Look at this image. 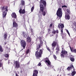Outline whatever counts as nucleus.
I'll use <instances>...</instances> for the list:
<instances>
[{"mask_svg": "<svg viewBox=\"0 0 76 76\" xmlns=\"http://www.w3.org/2000/svg\"><path fill=\"white\" fill-rule=\"evenodd\" d=\"M46 5V1L44 0H40L39 3L40 11L42 13V15L43 16H45L46 15L45 11H44V9H45Z\"/></svg>", "mask_w": 76, "mask_h": 76, "instance_id": "1", "label": "nucleus"}, {"mask_svg": "<svg viewBox=\"0 0 76 76\" xmlns=\"http://www.w3.org/2000/svg\"><path fill=\"white\" fill-rule=\"evenodd\" d=\"M72 69H73V70L72 72L71 73V75L72 76H73L76 74V71H75L76 69H75V68L73 64H71L70 67L69 66L67 67V69L69 71V70H72Z\"/></svg>", "mask_w": 76, "mask_h": 76, "instance_id": "2", "label": "nucleus"}, {"mask_svg": "<svg viewBox=\"0 0 76 76\" xmlns=\"http://www.w3.org/2000/svg\"><path fill=\"white\" fill-rule=\"evenodd\" d=\"M43 53V50L42 49L40 50L39 52L38 51H36L35 54L36 57L37 58H39L40 57H41Z\"/></svg>", "mask_w": 76, "mask_h": 76, "instance_id": "3", "label": "nucleus"}, {"mask_svg": "<svg viewBox=\"0 0 76 76\" xmlns=\"http://www.w3.org/2000/svg\"><path fill=\"white\" fill-rule=\"evenodd\" d=\"M62 50L61 52V57H68V54L67 51H66L64 49L62 48Z\"/></svg>", "mask_w": 76, "mask_h": 76, "instance_id": "4", "label": "nucleus"}, {"mask_svg": "<svg viewBox=\"0 0 76 76\" xmlns=\"http://www.w3.org/2000/svg\"><path fill=\"white\" fill-rule=\"evenodd\" d=\"M56 15L57 16H58L59 18H61L62 17L63 12H62V9L61 8H58V10L57 11Z\"/></svg>", "mask_w": 76, "mask_h": 76, "instance_id": "5", "label": "nucleus"}, {"mask_svg": "<svg viewBox=\"0 0 76 76\" xmlns=\"http://www.w3.org/2000/svg\"><path fill=\"white\" fill-rule=\"evenodd\" d=\"M20 44L21 47H23V48L22 49L21 51H22L23 50V49L25 48V47H26V43L25 42V41L23 40H22L20 41Z\"/></svg>", "mask_w": 76, "mask_h": 76, "instance_id": "6", "label": "nucleus"}, {"mask_svg": "<svg viewBox=\"0 0 76 76\" xmlns=\"http://www.w3.org/2000/svg\"><path fill=\"white\" fill-rule=\"evenodd\" d=\"M15 68L18 69V68L20 67V63L19 61V60L14 61L13 66H15Z\"/></svg>", "mask_w": 76, "mask_h": 76, "instance_id": "7", "label": "nucleus"}, {"mask_svg": "<svg viewBox=\"0 0 76 76\" xmlns=\"http://www.w3.org/2000/svg\"><path fill=\"white\" fill-rule=\"evenodd\" d=\"M8 8V7L6 6V7L5 8L4 10L5 11L4 12H3L2 16L3 18H4L6 16V15H7V12L8 11V10H7V8Z\"/></svg>", "mask_w": 76, "mask_h": 76, "instance_id": "8", "label": "nucleus"}, {"mask_svg": "<svg viewBox=\"0 0 76 76\" xmlns=\"http://www.w3.org/2000/svg\"><path fill=\"white\" fill-rule=\"evenodd\" d=\"M45 63H47V66L48 65H50V64H51V63L50 61V60H49V58H46L45 59Z\"/></svg>", "mask_w": 76, "mask_h": 76, "instance_id": "9", "label": "nucleus"}, {"mask_svg": "<svg viewBox=\"0 0 76 76\" xmlns=\"http://www.w3.org/2000/svg\"><path fill=\"white\" fill-rule=\"evenodd\" d=\"M26 33L24 32H23L22 34V35H23L25 38H26L27 37V42H29V36H27V35H26Z\"/></svg>", "mask_w": 76, "mask_h": 76, "instance_id": "10", "label": "nucleus"}, {"mask_svg": "<svg viewBox=\"0 0 76 76\" xmlns=\"http://www.w3.org/2000/svg\"><path fill=\"white\" fill-rule=\"evenodd\" d=\"M58 26L59 29H63L64 27V24L61 23L58 24Z\"/></svg>", "mask_w": 76, "mask_h": 76, "instance_id": "11", "label": "nucleus"}, {"mask_svg": "<svg viewBox=\"0 0 76 76\" xmlns=\"http://www.w3.org/2000/svg\"><path fill=\"white\" fill-rule=\"evenodd\" d=\"M19 12L20 14H21V13H22V14H25V10L23 9L22 10V8H20L19 11Z\"/></svg>", "mask_w": 76, "mask_h": 76, "instance_id": "12", "label": "nucleus"}, {"mask_svg": "<svg viewBox=\"0 0 76 76\" xmlns=\"http://www.w3.org/2000/svg\"><path fill=\"white\" fill-rule=\"evenodd\" d=\"M57 42H56V41H53V43L52 44V45L53 47V50H54V48H55V47L57 45Z\"/></svg>", "mask_w": 76, "mask_h": 76, "instance_id": "13", "label": "nucleus"}, {"mask_svg": "<svg viewBox=\"0 0 76 76\" xmlns=\"http://www.w3.org/2000/svg\"><path fill=\"white\" fill-rule=\"evenodd\" d=\"M33 76H37L38 71L37 70H34L33 71Z\"/></svg>", "mask_w": 76, "mask_h": 76, "instance_id": "14", "label": "nucleus"}, {"mask_svg": "<svg viewBox=\"0 0 76 76\" xmlns=\"http://www.w3.org/2000/svg\"><path fill=\"white\" fill-rule=\"evenodd\" d=\"M18 26V23L15 22V21H13V27L14 28H17Z\"/></svg>", "mask_w": 76, "mask_h": 76, "instance_id": "15", "label": "nucleus"}, {"mask_svg": "<svg viewBox=\"0 0 76 76\" xmlns=\"http://www.w3.org/2000/svg\"><path fill=\"white\" fill-rule=\"evenodd\" d=\"M11 16L12 18H16L17 16H16V14L15 12H13L11 14Z\"/></svg>", "mask_w": 76, "mask_h": 76, "instance_id": "16", "label": "nucleus"}, {"mask_svg": "<svg viewBox=\"0 0 76 76\" xmlns=\"http://www.w3.org/2000/svg\"><path fill=\"white\" fill-rule=\"evenodd\" d=\"M20 4L21 6H25V1H24L23 0H21V3Z\"/></svg>", "mask_w": 76, "mask_h": 76, "instance_id": "17", "label": "nucleus"}, {"mask_svg": "<svg viewBox=\"0 0 76 76\" xmlns=\"http://www.w3.org/2000/svg\"><path fill=\"white\" fill-rule=\"evenodd\" d=\"M65 18L66 19H68V20H69L70 19V15L69 14H66L65 15Z\"/></svg>", "mask_w": 76, "mask_h": 76, "instance_id": "18", "label": "nucleus"}, {"mask_svg": "<svg viewBox=\"0 0 76 76\" xmlns=\"http://www.w3.org/2000/svg\"><path fill=\"white\" fill-rule=\"evenodd\" d=\"M4 37L5 40H6L7 39V32L4 33Z\"/></svg>", "mask_w": 76, "mask_h": 76, "instance_id": "19", "label": "nucleus"}, {"mask_svg": "<svg viewBox=\"0 0 76 76\" xmlns=\"http://www.w3.org/2000/svg\"><path fill=\"white\" fill-rule=\"evenodd\" d=\"M52 33L53 34H56V33L58 34V30H57L56 31H55L54 30H53L52 31Z\"/></svg>", "mask_w": 76, "mask_h": 76, "instance_id": "20", "label": "nucleus"}, {"mask_svg": "<svg viewBox=\"0 0 76 76\" xmlns=\"http://www.w3.org/2000/svg\"><path fill=\"white\" fill-rule=\"evenodd\" d=\"M63 28H61V34L62 36V37H63L64 35V34H63Z\"/></svg>", "mask_w": 76, "mask_h": 76, "instance_id": "21", "label": "nucleus"}, {"mask_svg": "<svg viewBox=\"0 0 76 76\" xmlns=\"http://www.w3.org/2000/svg\"><path fill=\"white\" fill-rule=\"evenodd\" d=\"M70 60L72 62H74L75 61V58L73 57H70Z\"/></svg>", "mask_w": 76, "mask_h": 76, "instance_id": "22", "label": "nucleus"}, {"mask_svg": "<svg viewBox=\"0 0 76 76\" xmlns=\"http://www.w3.org/2000/svg\"><path fill=\"white\" fill-rule=\"evenodd\" d=\"M39 39L40 40V45H41V46H42L43 45V42H42V40H41L40 39Z\"/></svg>", "mask_w": 76, "mask_h": 76, "instance_id": "23", "label": "nucleus"}, {"mask_svg": "<svg viewBox=\"0 0 76 76\" xmlns=\"http://www.w3.org/2000/svg\"><path fill=\"white\" fill-rule=\"evenodd\" d=\"M0 52H3V48L1 46H0Z\"/></svg>", "mask_w": 76, "mask_h": 76, "instance_id": "24", "label": "nucleus"}, {"mask_svg": "<svg viewBox=\"0 0 76 76\" xmlns=\"http://www.w3.org/2000/svg\"><path fill=\"white\" fill-rule=\"evenodd\" d=\"M69 47L71 51L72 52V53H73V51H74L73 49H74V48L73 47L72 48L70 47V46Z\"/></svg>", "mask_w": 76, "mask_h": 76, "instance_id": "25", "label": "nucleus"}, {"mask_svg": "<svg viewBox=\"0 0 76 76\" xmlns=\"http://www.w3.org/2000/svg\"><path fill=\"white\" fill-rule=\"evenodd\" d=\"M34 8H35V6H34V5H33L32 7L31 8V12H33V11H34Z\"/></svg>", "mask_w": 76, "mask_h": 76, "instance_id": "26", "label": "nucleus"}, {"mask_svg": "<svg viewBox=\"0 0 76 76\" xmlns=\"http://www.w3.org/2000/svg\"><path fill=\"white\" fill-rule=\"evenodd\" d=\"M66 12L69 13V14H70L71 12L70 11V9H67Z\"/></svg>", "mask_w": 76, "mask_h": 76, "instance_id": "27", "label": "nucleus"}, {"mask_svg": "<svg viewBox=\"0 0 76 76\" xmlns=\"http://www.w3.org/2000/svg\"><path fill=\"white\" fill-rule=\"evenodd\" d=\"M56 50H57V51H60V47L58 46L57 47Z\"/></svg>", "mask_w": 76, "mask_h": 76, "instance_id": "28", "label": "nucleus"}, {"mask_svg": "<svg viewBox=\"0 0 76 76\" xmlns=\"http://www.w3.org/2000/svg\"><path fill=\"white\" fill-rule=\"evenodd\" d=\"M5 57H6L7 58H9V55H8V54H6L5 55Z\"/></svg>", "mask_w": 76, "mask_h": 76, "instance_id": "29", "label": "nucleus"}, {"mask_svg": "<svg viewBox=\"0 0 76 76\" xmlns=\"http://www.w3.org/2000/svg\"><path fill=\"white\" fill-rule=\"evenodd\" d=\"M29 29L30 31H31V34H33V29H32V28H29Z\"/></svg>", "mask_w": 76, "mask_h": 76, "instance_id": "30", "label": "nucleus"}, {"mask_svg": "<svg viewBox=\"0 0 76 76\" xmlns=\"http://www.w3.org/2000/svg\"><path fill=\"white\" fill-rule=\"evenodd\" d=\"M31 40H32V38L30 37H29V42H31Z\"/></svg>", "mask_w": 76, "mask_h": 76, "instance_id": "31", "label": "nucleus"}, {"mask_svg": "<svg viewBox=\"0 0 76 76\" xmlns=\"http://www.w3.org/2000/svg\"><path fill=\"white\" fill-rule=\"evenodd\" d=\"M53 56L55 60H57V57H56V55H53Z\"/></svg>", "mask_w": 76, "mask_h": 76, "instance_id": "32", "label": "nucleus"}, {"mask_svg": "<svg viewBox=\"0 0 76 76\" xmlns=\"http://www.w3.org/2000/svg\"><path fill=\"white\" fill-rule=\"evenodd\" d=\"M62 8H63V7H66V8H67V6L65 5H64L63 6H62Z\"/></svg>", "mask_w": 76, "mask_h": 76, "instance_id": "33", "label": "nucleus"}, {"mask_svg": "<svg viewBox=\"0 0 76 76\" xmlns=\"http://www.w3.org/2000/svg\"><path fill=\"white\" fill-rule=\"evenodd\" d=\"M67 34H68L69 36H70V33H69V31H68V30H67L66 31Z\"/></svg>", "mask_w": 76, "mask_h": 76, "instance_id": "34", "label": "nucleus"}, {"mask_svg": "<svg viewBox=\"0 0 76 76\" xmlns=\"http://www.w3.org/2000/svg\"><path fill=\"white\" fill-rule=\"evenodd\" d=\"M1 10H3L4 9V6H3L2 7H1Z\"/></svg>", "mask_w": 76, "mask_h": 76, "instance_id": "35", "label": "nucleus"}, {"mask_svg": "<svg viewBox=\"0 0 76 76\" xmlns=\"http://www.w3.org/2000/svg\"><path fill=\"white\" fill-rule=\"evenodd\" d=\"M74 25L75 27H76V22H74Z\"/></svg>", "mask_w": 76, "mask_h": 76, "instance_id": "36", "label": "nucleus"}, {"mask_svg": "<svg viewBox=\"0 0 76 76\" xmlns=\"http://www.w3.org/2000/svg\"><path fill=\"white\" fill-rule=\"evenodd\" d=\"M52 26H53V24H51L50 26H49V27H50V28H52Z\"/></svg>", "mask_w": 76, "mask_h": 76, "instance_id": "37", "label": "nucleus"}, {"mask_svg": "<svg viewBox=\"0 0 76 76\" xmlns=\"http://www.w3.org/2000/svg\"><path fill=\"white\" fill-rule=\"evenodd\" d=\"M28 53H29V49H28L26 51V54H28Z\"/></svg>", "mask_w": 76, "mask_h": 76, "instance_id": "38", "label": "nucleus"}, {"mask_svg": "<svg viewBox=\"0 0 76 76\" xmlns=\"http://www.w3.org/2000/svg\"><path fill=\"white\" fill-rule=\"evenodd\" d=\"M47 48L48 50V51H50V48H49L47 47Z\"/></svg>", "mask_w": 76, "mask_h": 76, "instance_id": "39", "label": "nucleus"}, {"mask_svg": "<svg viewBox=\"0 0 76 76\" xmlns=\"http://www.w3.org/2000/svg\"><path fill=\"white\" fill-rule=\"evenodd\" d=\"M73 53H76V49H74V50Z\"/></svg>", "mask_w": 76, "mask_h": 76, "instance_id": "40", "label": "nucleus"}, {"mask_svg": "<svg viewBox=\"0 0 76 76\" xmlns=\"http://www.w3.org/2000/svg\"><path fill=\"white\" fill-rule=\"evenodd\" d=\"M41 63L39 62L38 64V66H41Z\"/></svg>", "mask_w": 76, "mask_h": 76, "instance_id": "41", "label": "nucleus"}, {"mask_svg": "<svg viewBox=\"0 0 76 76\" xmlns=\"http://www.w3.org/2000/svg\"><path fill=\"white\" fill-rule=\"evenodd\" d=\"M48 67H50L51 68V67H52V65L50 64V65H48Z\"/></svg>", "mask_w": 76, "mask_h": 76, "instance_id": "42", "label": "nucleus"}, {"mask_svg": "<svg viewBox=\"0 0 76 76\" xmlns=\"http://www.w3.org/2000/svg\"><path fill=\"white\" fill-rule=\"evenodd\" d=\"M39 48H37L36 49V50H37V51H39Z\"/></svg>", "mask_w": 76, "mask_h": 76, "instance_id": "43", "label": "nucleus"}, {"mask_svg": "<svg viewBox=\"0 0 76 76\" xmlns=\"http://www.w3.org/2000/svg\"><path fill=\"white\" fill-rule=\"evenodd\" d=\"M48 32H50L51 30H50V29H48Z\"/></svg>", "mask_w": 76, "mask_h": 76, "instance_id": "44", "label": "nucleus"}, {"mask_svg": "<svg viewBox=\"0 0 76 76\" xmlns=\"http://www.w3.org/2000/svg\"><path fill=\"white\" fill-rule=\"evenodd\" d=\"M58 52H59V51L57 50V51L56 52V54H58V53H59Z\"/></svg>", "mask_w": 76, "mask_h": 76, "instance_id": "45", "label": "nucleus"}, {"mask_svg": "<svg viewBox=\"0 0 76 76\" xmlns=\"http://www.w3.org/2000/svg\"><path fill=\"white\" fill-rule=\"evenodd\" d=\"M38 46H39V48H41V45H39H39H38Z\"/></svg>", "mask_w": 76, "mask_h": 76, "instance_id": "46", "label": "nucleus"}, {"mask_svg": "<svg viewBox=\"0 0 76 76\" xmlns=\"http://www.w3.org/2000/svg\"><path fill=\"white\" fill-rule=\"evenodd\" d=\"M1 66H2V64L0 63V67H1Z\"/></svg>", "mask_w": 76, "mask_h": 76, "instance_id": "47", "label": "nucleus"}, {"mask_svg": "<svg viewBox=\"0 0 76 76\" xmlns=\"http://www.w3.org/2000/svg\"><path fill=\"white\" fill-rule=\"evenodd\" d=\"M24 60V59L23 58H22L21 59V61H23V60Z\"/></svg>", "mask_w": 76, "mask_h": 76, "instance_id": "48", "label": "nucleus"}, {"mask_svg": "<svg viewBox=\"0 0 76 76\" xmlns=\"http://www.w3.org/2000/svg\"><path fill=\"white\" fill-rule=\"evenodd\" d=\"M15 75H16V76H19V75H18V74H17V73H16Z\"/></svg>", "mask_w": 76, "mask_h": 76, "instance_id": "49", "label": "nucleus"}, {"mask_svg": "<svg viewBox=\"0 0 76 76\" xmlns=\"http://www.w3.org/2000/svg\"><path fill=\"white\" fill-rule=\"evenodd\" d=\"M51 68H52V69H53V68H54V66H52Z\"/></svg>", "mask_w": 76, "mask_h": 76, "instance_id": "50", "label": "nucleus"}, {"mask_svg": "<svg viewBox=\"0 0 76 76\" xmlns=\"http://www.w3.org/2000/svg\"><path fill=\"white\" fill-rule=\"evenodd\" d=\"M20 73H22V70H21Z\"/></svg>", "mask_w": 76, "mask_h": 76, "instance_id": "51", "label": "nucleus"}, {"mask_svg": "<svg viewBox=\"0 0 76 76\" xmlns=\"http://www.w3.org/2000/svg\"><path fill=\"white\" fill-rule=\"evenodd\" d=\"M4 44L5 45H6V42H4Z\"/></svg>", "mask_w": 76, "mask_h": 76, "instance_id": "52", "label": "nucleus"}, {"mask_svg": "<svg viewBox=\"0 0 76 76\" xmlns=\"http://www.w3.org/2000/svg\"><path fill=\"white\" fill-rule=\"evenodd\" d=\"M32 43L31 42L30 43V44H31V45H32V44L31 43Z\"/></svg>", "mask_w": 76, "mask_h": 76, "instance_id": "53", "label": "nucleus"}, {"mask_svg": "<svg viewBox=\"0 0 76 76\" xmlns=\"http://www.w3.org/2000/svg\"><path fill=\"white\" fill-rule=\"evenodd\" d=\"M29 52H31V51L29 50Z\"/></svg>", "mask_w": 76, "mask_h": 76, "instance_id": "54", "label": "nucleus"}, {"mask_svg": "<svg viewBox=\"0 0 76 76\" xmlns=\"http://www.w3.org/2000/svg\"><path fill=\"white\" fill-rule=\"evenodd\" d=\"M9 62L8 61V64H9Z\"/></svg>", "mask_w": 76, "mask_h": 76, "instance_id": "55", "label": "nucleus"}, {"mask_svg": "<svg viewBox=\"0 0 76 76\" xmlns=\"http://www.w3.org/2000/svg\"><path fill=\"white\" fill-rule=\"evenodd\" d=\"M29 64V63H27V64Z\"/></svg>", "mask_w": 76, "mask_h": 76, "instance_id": "56", "label": "nucleus"}]
</instances>
